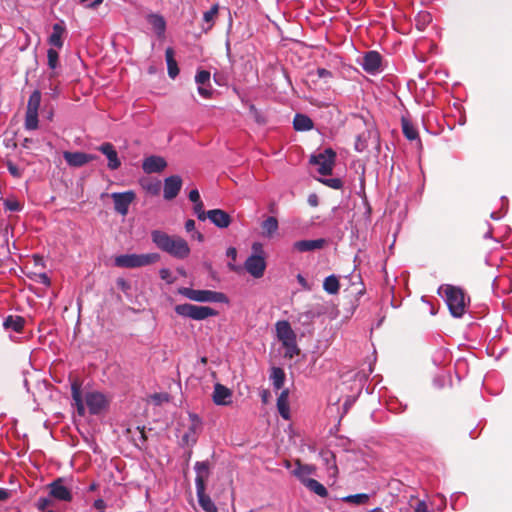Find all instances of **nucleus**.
<instances>
[{"label":"nucleus","instance_id":"nucleus-1","mask_svg":"<svg viewBox=\"0 0 512 512\" xmlns=\"http://www.w3.org/2000/svg\"><path fill=\"white\" fill-rule=\"evenodd\" d=\"M152 242L163 252L177 259H185L190 254V247L180 236H170L161 230L151 232Z\"/></svg>","mask_w":512,"mask_h":512},{"label":"nucleus","instance_id":"nucleus-2","mask_svg":"<svg viewBox=\"0 0 512 512\" xmlns=\"http://www.w3.org/2000/svg\"><path fill=\"white\" fill-rule=\"evenodd\" d=\"M438 292L445 299L453 317L461 318L465 314L468 301L461 288L447 284L442 285Z\"/></svg>","mask_w":512,"mask_h":512},{"label":"nucleus","instance_id":"nucleus-3","mask_svg":"<svg viewBox=\"0 0 512 512\" xmlns=\"http://www.w3.org/2000/svg\"><path fill=\"white\" fill-rule=\"evenodd\" d=\"M277 339L285 348V357L294 358L299 355L300 349L297 346L296 333L290 323L286 320L277 321L275 324Z\"/></svg>","mask_w":512,"mask_h":512},{"label":"nucleus","instance_id":"nucleus-4","mask_svg":"<svg viewBox=\"0 0 512 512\" xmlns=\"http://www.w3.org/2000/svg\"><path fill=\"white\" fill-rule=\"evenodd\" d=\"M160 260L158 253L121 254L114 258V265L119 268H140L152 265Z\"/></svg>","mask_w":512,"mask_h":512},{"label":"nucleus","instance_id":"nucleus-5","mask_svg":"<svg viewBox=\"0 0 512 512\" xmlns=\"http://www.w3.org/2000/svg\"><path fill=\"white\" fill-rule=\"evenodd\" d=\"M178 293L183 297L200 303H228V297L218 291L193 289L190 287H181Z\"/></svg>","mask_w":512,"mask_h":512},{"label":"nucleus","instance_id":"nucleus-6","mask_svg":"<svg viewBox=\"0 0 512 512\" xmlns=\"http://www.w3.org/2000/svg\"><path fill=\"white\" fill-rule=\"evenodd\" d=\"M266 266L263 245L260 242H254L252 244V254L246 259L244 268L251 276L258 279L264 275Z\"/></svg>","mask_w":512,"mask_h":512},{"label":"nucleus","instance_id":"nucleus-7","mask_svg":"<svg viewBox=\"0 0 512 512\" xmlns=\"http://www.w3.org/2000/svg\"><path fill=\"white\" fill-rule=\"evenodd\" d=\"M174 310L177 315L196 321H202L218 314L215 309L209 306H198L190 303L178 304Z\"/></svg>","mask_w":512,"mask_h":512},{"label":"nucleus","instance_id":"nucleus-8","mask_svg":"<svg viewBox=\"0 0 512 512\" xmlns=\"http://www.w3.org/2000/svg\"><path fill=\"white\" fill-rule=\"evenodd\" d=\"M336 153L331 148H326L318 154H312L310 164L318 166V172L321 175H331L335 165Z\"/></svg>","mask_w":512,"mask_h":512},{"label":"nucleus","instance_id":"nucleus-9","mask_svg":"<svg viewBox=\"0 0 512 512\" xmlns=\"http://www.w3.org/2000/svg\"><path fill=\"white\" fill-rule=\"evenodd\" d=\"M358 63L370 75H377L382 71V56L375 50L366 52Z\"/></svg>","mask_w":512,"mask_h":512},{"label":"nucleus","instance_id":"nucleus-10","mask_svg":"<svg viewBox=\"0 0 512 512\" xmlns=\"http://www.w3.org/2000/svg\"><path fill=\"white\" fill-rule=\"evenodd\" d=\"M111 198L114 203V209L122 216L127 215L129 206L135 200L136 194L132 191L113 192Z\"/></svg>","mask_w":512,"mask_h":512},{"label":"nucleus","instance_id":"nucleus-11","mask_svg":"<svg viewBox=\"0 0 512 512\" xmlns=\"http://www.w3.org/2000/svg\"><path fill=\"white\" fill-rule=\"evenodd\" d=\"M85 404L88 407L90 414L97 415L107 407L108 402L104 394L98 391H92L86 393Z\"/></svg>","mask_w":512,"mask_h":512},{"label":"nucleus","instance_id":"nucleus-12","mask_svg":"<svg viewBox=\"0 0 512 512\" xmlns=\"http://www.w3.org/2000/svg\"><path fill=\"white\" fill-rule=\"evenodd\" d=\"M67 34V29L64 21L60 20L53 24L52 32L48 36L47 42L51 48L62 49L64 45V37Z\"/></svg>","mask_w":512,"mask_h":512},{"label":"nucleus","instance_id":"nucleus-13","mask_svg":"<svg viewBox=\"0 0 512 512\" xmlns=\"http://www.w3.org/2000/svg\"><path fill=\"white\" fill-rule=\"evenodd\" d=\"M327 312V307L323 302H317L311 305H308L306 309L299 313L298 320L302 324H308L313 321L315 318H318L324 315Z\"/></svg>","mask_w":512,"mask_h":512},{"label":"nucleus","instance_id":"nucleus-14","mask_svg":"<svg viewBox=\"0 0 512 512\" xmlns=\"http://www.w3.org/2000/svg\"><path fill=\"white\" fill-rule=\"evenodd\" d=\"M49 495L54 500L70 502L73 498L71 490L63 485V480L58 478L49 484Z\"/></svg>","mask_w":512,"mask_h":512},{"label":"nucleus","instance_id":"nucleus-15","mask_svg":"<svg viewBox=\"0 0 512 512\" xmlns=\"http://www.w3.org/2000/svg\"><path fill=\"white\" fill-rule=\"evenodd\" d=\"M182 179L178 175H172L164 180L163 196L166 200L174 199L180 192Z\"/></svg>","mask_w":512,"mask_h":512},{"label":"nucleus","instance_id":"nucleus-16","mask_svg":"<svg viewBox=\"0 0 512 512\" xmlns=\"http://www.w3.org/2000/svg\"><path fill=\"white\" fill-rule=\"evenodd\" d=\"M167 166L166 160L161 156L151 155L146 157L142 163V169L147 174L160 173Z\"/></svg>","mask_w":512,"mask_h":512},{"label":"nucleus","instance_id":"nucleus-17","mask_svg":"<svg viewBox=\"0 0 512 512\" xmlns=\"http://www.w3.org/2000/svg\"><path fill=\"white\" fill-rule=\"evenodd\" d=\"M63 157L68 165L73 167H81L96 159L95 155L84 152H64Z\"/></svg>","mask_w":512,"mask_h":512},{"label":"nucleus","instance_id":"nucleus-18","mask_svg":"<svg viewBox=\"0 0 512 512\" xmlns=\"http://www.w3.org/2000/svg\"><path fill=\"white\" fill-rule=\"evenodd\" d=\"M212 400L218 406H228L232 403V391L226 386L216 383L214 385Z\"/></svg>","mask_w":512,"mask_h":512},{"label":"nucleus","instance_id":"nucleus-19","mask_svg":"<svg viewBox=\"0 0 512 512\" xmlns=\"http://www.w3.org/2000/svg\"><path fill=\"white\" fill-rule=\"evenodd\" d=\"M98 150L106 156L108 160V168L110 170H117L121 166V161L118 157V153L111 143L105 142L101 144L98 147Z\"/></svg>","mask_w":512,"mask_h":512},{"label":"nucleus","instance_id":"nucleus-20","mask_svg":"<svg viewBox=\"0 0 512 512\" xmlns=\"http://www.w3.org/2000/svg\"><path fill=\"white\" fill-rule=\"evenodd\" d=\"M207 218L218 228H227L231 222V216L222 209H211L207 211Z\"/></svg>","mask_w":512,"mask_h":512},{"label":"nucleus","instance_id":"nucleus-21","mask_svg":"<svg viewBox=\"0 0 512 512\" xmlns=\"http://www.w3.org/2000/svg\"><path fill=\"white\" fill-rule=\"evenodd\" d=\"M326 244V240L323 238L319 239H305L296 241L293 244V249L297 252H310L322 249Z\"/></svg>","mask_w":512,"mask_h":512},{"label":"nucleus","instance_id":"nucleus-22","mask_svg":"<svg viewBox=\"0 0 512 512\" xmlns=\"http://www.w3.org/2000/svg\"><path fill=\"white\" fill-rule=\"evenodd\" d=\"M194 469L196 472V488L206 487V481L210 475L209 463L207 461H198L195 463Z\"/></svg>","mask_w":512,"mask_h":512},{"label":"nucleus","instance_id":"nucleus-23","mask_svg":"<svg viewBox=\"0 0 512 512\" xmlns=\"http://www.w3.org/2000/svg\"><path fill=\"white\" fill-rule=\"evenodd\" d=\"M196 494L199 506L205 512H217L218 508L211 497L206 494V487L196 488Z\"/></svg>","mask_w":512,"mask_h":512},{"label":"nucleus","instance_id":"nucleus-24","mask_svg":"<svg viewBox=\"0 0 512 512\" xmlns=\"http://www.w3.org/2000/svg\"><path fill=\"white\" fill-rule=\"evenodd\" d=\"M316 472V468L313 465L302 464L299 460L296 461V468L293 470V475L298 478V480L305 485L307 480H310V475H314Z\"/></svg>","mask_w":512,"mask_h":512},{"label":"nucleus","instance_id":"nucleus-25","mask_svg":"<svg viewBox=\"0 0 512 512\" xmlns=\"http://www.w3.org/2000/svg\"><path fill=\"white\" fill-rule=\"evenodd\" d=\"M146 19L156 35L158 37H163L166 31V21L164 17L159 14L150 13L147 15Z\"/></svg>","mask_w":512,"mask_h":512},{"label":"nucleus","instance_id":"nucleus-26","mask_svg":"<svg viewBox=\"0 0 512 512\" xmlns=\"http://www.w3.org/2000/svg\"><path fill=\"white\" fill-rule=\"evenodd\" d=\"M277 409L281 417L285 420L290 419L289 393L283 390L277 398Z\"/></svg>","mask_w":512,"mask_h":512},{"label":"nucleus","instance_id":"nucleus-27","mask_svg":"<svg viewBox=\"0 0 512 512\" xmlns=\"http://www.w3.org/2000/svg\"><path fill=\"white\" fill-rule=\"evenodd\" d=\"M293 127L296 131H309L313 128V121L309 116L297 113L293 119Z\"/></svg>","mask_w":512,"mask_h":512},{"label":"nucleus","instance_id":"nucleus-28","mask_svg":"<svg viewBox=\"0 0 512 512\" xmlns=\"http://www.w3.org/2000/svg\"><path fill=\"white\" fill-rule=\"evenodd\" d=\"M167 71L170 78L175 79L179 74L178 64L174 58V50L168 47L165 51Z\"/></svg>","mask_w":512,"mask_h":512},{"label":"nucleus","instance_id":"nucleus-29","mask_svg":"<svg viewBox=\"0 0 512 512\" xmlns=\"http://www.w3.org/2000/svg\"><path fill=\"white\" fill-rule=\"evenodd\" d=\"M24 319L21 316L9 315L4 319L3 326L5 329H11L14 332H21L24 327Z\"/></svg>","mask_w":512,"mask_h":512},{"label":"nucleus","instance_id":"nucleus-30","mask_svg":"<svg viewBox=\"0 0 512 512\" xmlns=\"http://www.w3.org/2000/svg\"><path fill=\"white\" fill-rule=\"evenodd\" d=\"M270 379L272 380L274 389L280 390L285 382V373L283 369L280 367H273L270 374Z\"/></svg>","mask_w":512,"mask_h":512},{"label":"nucleus","instance_id":"nucleus-31","mask_svg":"<svg viewBox=\"0 0 512 512\" xmlns=\"http://www.w3.org/2000/svg\"><path fill=\"white\" fill-rule=\"evenodd\" d=\"M219 12V6L218 4H214L208 11L204 12L203 14V22L207 25L206 27H203L205 31L210 30L215 22V19Z\"/></svg>","mask_w":512,"mask_h":512},{"label":"nucleus","instance_id":"nucleus-32","mask_svg":"<svg viewBox=\"0 0 512 512\" xmlns=\"http://www.w3.org/2000/svg\"><path fill=\"white\" fill-rule=\"evenodd\" d=\"M323 289L329 294H337L340 289L338 278L334 274L327 276L323 282Z\"/></svg>","mask_w":512,"mask_h":512},{"label":"nucleus","instance_id":"nucleus-33","mask_svg":"<svg viewBox=\"0 0 512 512\" xmlns=\"http://www.w3.org/2000/svg\"><path fill=\"white\" fill-rule=\"evenodd\" d=\"M304 486L320 497L324 498L328 496L326 487L315 479L307 480Z\"/></svg>","mask_w":512,"mask_h":512},{"label":"nucleus","instance_id":"nucleus-34","mask_svg":"<svg viewBox=\"0 0 512 512\" xmlns=\"http://www.w3.org/2000/svg\"><path fill=\"white\" fill-rule=\"evenodd\" d=\"M320 456L330 474L337 472V465L335 461V455L331 451H321Z\"/></svg>","mask_w":512,"mask_h":512},{"label":"nucleus","instance_id":"nucleus-35","mask_svg":"<svg viewBox=\"0 0 512 512\" xmlns=\"http://www.w3.org/2000/svg\"><path fill=\"white\" fill-rule=\"evenodd\" d=\"M402 131H403L404 136L408 140L418 139L417 129L414 127V125L409 120H407L405 118L402 119Z\"/></svg>","mask_w":512,"mask_h":512},{"label":"nucleus","instance_id":"nucleus-36","mask_svg":"<svg viewBox=\"0 0 512 512\" xmlns=\"http://www.w3.org/2000/svg\"><path fill=\"white\" fill-rule=\"evenodd\" d=\"M262 228L266 236L271 237L278 229V221L275 217L269 216L262 223Z\"/></svg>","mask_w":512,"mask_h":512},{"label":"nucleus","instance_id":"nucleus-37","mask_svg":"<svg viewBox=\"0 0 512 512\" xmlns=\"http://www.w3.org/2000/svg\"><path fill=\"white\" fill-rule=\"evenodd\" d=\"M141 185L147 193L153 196L158 195L161 191V182L159 180H143Z\"/></svg>","mask_w":512,"mask_h":512},{"label":"nucleus","instance_id":"nucleus-38","mask_svg":"<svg viewBox=\"0 0 512 512\" xmlns=\"http://www.w3.org/2000/svg\"><path fill=\"white\" fill-rule=\"evenodd\" d=\"M38 112L27 111L25 113L24 127L26 130L32 131L38 128Z\"/></svg>","mask_w":512,"mask_h":512},{"label":"nucleus","instance_id":"nucleus-39","mask_svg":"<svg viewBox=\"0 0 512 512\" xmlns=\"http://www.w3.org/2000/svg\"><path fill=\"white\" fill-rule=\"evenodd\" d=\"M35 507L40 512H45L48 509H54L55 507V500L50 496L46 497H40L35 503Z\"/></svg>","mask_w":512,"mask_h":512},{"label":"nucleus","instance_id":"nucleus-40","mask_svg":"<svg viewBox=\"0 0 512 512\" xmlns=\"http://www.w3.org/2000/svg\"><path fill=\"white\" fill-rule=\"evenodd\" d=\"M41 104V92L39 90H35L31 93L28 103H27V111L38 112Z\"/></svg>","mask_w":512,"mask_h":512},{"label":"nucleus","instance_id":"nucleus-41","mask_svg":"<svg viewBox=\"0 0 512 512\" xmlns=\"http://www.w3.org/2000/svg\"><path fill=\"white\" fill-rule=\"evenodd\" d=\"M343 502L351 503L354 505H363L369 501V495L366 493H359L354 495H348L342 498Z\"/></svg>","mask_w":512,"mask_h":512},{"label":"nucleus","instance_id":"nucleus-42","mask_svg":"<svg viewBox=\"0 0 512 512\" xmlns=\"http://www.w3.org/2000/svg\"><path fill=\"white\" fill-rule=\"evenodd\" d=\"M71 395H72V400H73L76 408L79 407V405L85 404V399L83 400L82 393H81V386L79 383L73 382L71 384Z\"/></svg>","mask_w":512,"mask_h":512},{"label":"nucleus","instance_id":"nucleus-43","mask_svg":"<svg viewBox=\"0 0 512 512\" xmlns=\"http://www.w3.org/2000/svg\"><path fill=\"white\" fill-rule=\"evenodd\" d=\"M47 65L51 70H56L59 66V54L55 48L47 50Z\"/></svg>","mask_w":512,"mask_h":512},{"label":"nucleus","instance_id":"nucleus-44","mask_svg":"<svg viewBox=\"0 0 512 512\" xmlns=\"http://www.w3.org/2000/svg\"><path fill=\"white\" fill-rule=\"evenodd\" d=\"M319 181L332 189L339 190L343 187V181L340 178H320Z\"/></svg>","mask_w":512,"mask_h":512},{"label":"nucleus","instance_id":"nucleus-45","mask_svg":"<svg viewBox=\"0 0 512 512\" xmlns=\"http://www.w3.org/2000/svg\"><path fill=\"white\" fill-rule=\"evenodd\" d=\"M210 72L207 70H200L197 72L195 76V82L198 86L200 85H208L210 83Z\"/></svg>","mask_w":512,"mask_h":512},{"label":"nucleus","instance_id":"nucleus-46","mask_svg":"<svg viewBox=\"0 0 512 512\" xmlns=\"http://www.w3.org/2000/svg\"><path fill=\"white\" fill-rule=\"evenodd\" d=\"M431 21V15L427 12L418 14L417 27L418 29H424L425 25Z\"/></svg>","mask_w":512,"mask_h":512},{"label":"nucleus","instance_id":"nucleus-47","mask_svg":"<svg viewBox=\"0 0 512 512\" xmlns=\"http://www.w3.org/2000/svg\"><path fill=\"white\" fill-rule=\"evenodd\" d=\"M194 213L201 221H204L207 218V212L204 211V205L202 201L194 204Z\"/></svg>","mask_w":512,"mask_h":512},{"label":"nucleus","instance_id":"nucleus-48","mask_svg":"<svg viewBox=\"0 0 512 512\" xmlns=\"http://www.w3.org/2000/svg\"><path fill=\"white\" fill-rule=\"evenodd\" d=\"M212 92H213V90H212V87L210 84H209V86L208 85L198 86V93L203 98H206V99L210 98L212 96Z\"/></svg>","mask_w":512,"mask_h":512},{"label":"nucleus","instance_id":"nucleus-49","mask_svg":"<svg viewBox=\"0 0 512 512\" xmlns=\"http://www.w3.org/2000/svg\"><path fill=\"white\" fill-rule=\"evenodd\" d=\"M5 208L7 210L13 211V212L21 210L20 204L17 201H13V200H6L5 201Z\"/></svg>","mask_w":512,"mask_h":512},{"label":"nucleus","instance_id":"nucleus-50","mask_svg":"<svg viewBox=\"0 0 512 512\" xmlns=\"http://www.w3.org/2000/svg\"><path fill=\"white\" fill-rule=\"evenodd\" d=\"M103 1L104 0H79L80 4L86 8H96L102 4Z\"/></svg>","mask_w":512,"mask_h":512},{"label":"nucleus","instance_id":"nucleus-51","mask_svg":"<svg viewBox=\"0 0 512 512\" xmlns=\"http://www.w3.org/2000/svg\"><path fill=\"white\" fill-rule=\"evenodd\" d=\"M189 418L192 421V426H191L190 429L192 431H195L197 428L200 427L201 419H200V417L197 414H194V413L189 414Z\"/></svg>","mask_w":512,"mask_h":512},{"label":"nucleus","instance_id":"nucleus-52","mask_svg":"<svg viewBox=\"0 0 512 512\" xmlns=\"http://www.w3.org/2000/svg\"><path fill=\"white\" fill-rule=\"evenodd\" d=\"M316 74L319 78H322V79H331L333 77L332 72L325 68H318L316 70Z\"/></svg>","mask_w":512,"mask_h":512},{"label":"nucleus","instance_id":"nucleus-53","mask_svg":"<svg viewBox=\"0 0 512 512\" xmlns=\"http://www.w3.org/2000/svg\"><path fill=\"white\" fill-rule=\"evenodd\" d=\"M7 169H8L9 173L12 176H14V177H20L21 176L20 169L15 164H13L12 162H8L7 163Z\"/></svg>","mask_w":512,"mask_h":512},{"label":"nucleus","instance_id":"nucleus-54","mask_svg":"<svg viewBox=\"0 0 512 512\" xmlns=\"http://www.w3.org/2000/svg\"><path fill=\"white\" fill-rule=\"evenodd\" d=\"M93 507L98 511V512H104L105 509H106V503L103 499L99 498V499H96L93 503Z\"/></svg>","mask_w":512,"mask_h":512},{"label":"nucleus","instance_id":"nucleus-55","mask_svg":"<svg viewBox=\"0 0 512 512\" xmlns=\"http://www.w3.org/2000/svg\"><path fill=\"white\" fill-rule=\"evenodd\" d=\"M189 200L191 202H193L194 204L198 203L201 201L200 199V194H199V191L197 189H193L189 192Z\"/></svg>","mask_w":512,"mask_h":512},{"label":"nucleus","instance_id":"nucleus-56","mask_svg":"<svg viewBox=\"0 0 512 512\" xmlns=\"http://www.w3.org/2000/svg\"><path fill=\"white\" fill-rule=\"evenodd\" d=\"M445 356V351L444 350H438L436 352V354L433 356V362L436 364V365H440L441 364V361H442V358Z\"/></svg>","mask_w":512,"mask_h":512},{"label":"nucleus","instance_id":"nucleus-57","mask_svg":"<svg viewBox=\"0 0 512 512\" xmlns=\"http://www.w3.org/2000/svg\"><path fill=\"white\" fill-rule=\"evenodd\" d=\"M414 510H415V512H427L428 506L425 501L421 500V501H418Z\"/></svg>","mask_w":512,"mask_h":512},{"label":"nucleus","instance_id":"nucleus-58","mask_svg":"<svg viewBox=\"0 0 512 512\" xmlns=\"http://www.w3.org/2000/svg\"><path fill=\"white\" fill-rule=\"evenodd\" d=\"M227 257L231 258L232 261H235L237 258V250L235 247H229L226 251Z\"/></svg>","mask_w":512,"mask_h":512},{"label":"nucleus","instance_id":"nucleus-59","mask_svg":"<svg viewBox=\"0 0 512 512\" xmlns=\"http://www.w3.org/2000/svg\"><path fill=\"white\" fill-rule=\"evenodd\" d=\"M297 281L302 286V288L309 290L310 287L305 279V277L302 274L297 275Z\"/></svg>","mask_w":512,"mask_h":512},{"label":"nucleus","instance_id":"nucleus-60","mask_svg":"<svg viewBox=\"0 0 512 512\" xmlns=\"http://www.w3.org/2000/svg\"><path fill=\"white\" fill-rule=\"evenodd\" d=\"M319 203L318 196L316 194H310L308 197V204L312 207H316Z\"/></svg>","mask_w":512,"mask_h":512},{"label":"nucleus","instance_id":"nucleus-61","mask_svg":"<svg viewBox=\"0 0 512 512\" xmlns=\"http://www.w3.org/2000/svg\"><path fill=\"white\" fill-rule=\"evenodd\" d=\"M9 496H10L9 490L0 487V502L7 500L9 498Z\"/></svg>","mask_w":512,"mask_h":512},{"label":"nucleus","instance_id":"nucleus-62","mask_svg":"<svg viewBox=\"0 0 512 512\" xmlns=\"http://www.w3.org/2000/svg\"><path fill=\"white\" fill-rule=\"evenodd\" d=\"M185 229L187 232H191L195 229V221L192 220V219H188L186 222H185Z\"/></svg>","mask_w":512,"mask_h":512},{"label":"nucleus","instance_id":"nucleus-63","mask_svg":"<svg viewBox=\"0 0 512 512\" xmlns=\"http://www.w3.org/2000/svg\"><path fill=\"white\" fill-rule=\"evenodd\" d=\"M488 225V231L484 234L485 239H493L496 243H500L498 239H494L492 236V226L491 224L487 223Z\"/></svg>","mask_w":512,"mask_h":512},{"label":"nucleus","instance_id":"nucleus-64","mask_svg":"<svg viewBox=\"0 0 512 512\" xmlns=\"http://www.w3.org/2000/svg\"><path fill=\"white\" fill-rule=\"evenodd\" d=\"M117 285L118 287H120L123 291H125L129 285L128 283L124 280V279H118L117 280Z\"/></svg>","mask_w":512,"mask_h":512}]
</instances>
